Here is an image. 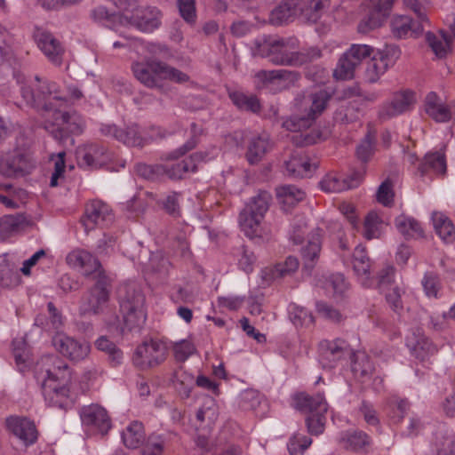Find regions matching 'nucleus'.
<instances>
[{
    "label": "nucleus",
    "mask_w": 455,
    "mask_h": 455,
    "mask_svg": "<svg viewBox=\"0 0 455 455\" xmlns=\"http://www.w3.org/2000/svg\"><path fill=\"white\" fill-rule=\"evenodd\" d=\"M302 0H283L269 14V22L280 26L299 15Z\"/></svg>",
    "instance_id": "nucleus-32"
},
{
    "label": "nucleus",
    "mask_w": 455,
    "mask_h": 455,
    "mask_svg": "<svg viewBox=\"0 0 455 455\" xmlns=\"http://www.w3.org/2000/svg\"><path fill=\"white\" fill-rule=\"evenodd\" d=\"M427 169H431L437 174H445L447 165L444 153L431 152L427 154L424 163L419 166V172L423 176Z\"/></svg>",
    "instance_id": "nucleus-41"
},
{
    "label": "nucleus",
    "mask_w": 455,
    "mask_h": 455,
    "mask_svg": "<svg viewBox=\"0 0 455 455\" xmlns=\"http://www.w3.org/2000/svg\"><path fill=\"white\" fill-rule=\"evenodd\" d=\"M394 196L393 183L389 179H387L377 190V201L384 206H391L394 203Z\"/></svg>",
    "instance_id": "nucleus-63"
},
{
    "label": "nucleus",
    "mask_w": 455,
    "mask_h": 455,
    "mask_svg": "<svg viewBox=\"0 0 455 455\" xmlns=\"http://www.w3.org/2000/svg\"><path fill=\"white\" fill-rule=\"evenodd\" d=\"M376 145V132L369 130L356 148V156L363 162L367 163L374 154Z\"/></svg>",
    "instance_id": "nucleus-52"
},
{
    "label": "nucleus",
    "mask_w": 455,
    "mask_h": 455,
    "mask_svg": "<svg viewBox=\"0 0 455 455\" xmlns=\"http://www.w3.org/2000/svg\"><path fill=\"white\" fill-rule=\"evenodd\" d=\"M76 154L78 165L89 169L100 168L110 159L108 149L99 143L82 145L77 148Z\"/></svg>",
    "instance_id": "nucleus-13"
},
{
    "label": "nucleus",
    "mask_w": 455,
    "mask_h": 455,
    "mask_svg": "<svg viewBox=\"0 0 455 455\" xmlns=\"http://www.w3.org/2000/svg\"><path fill=\"white\" fill-rule=\"evenodd\" d=\"M352 265L354 271L361 278L362 283L364 286H370L371 283L370 280L371 263L363 247H355L353 253Z\"/></svg>",
    "instance_id": "nucleus-37"
},
{
    "label": "nucleus",
    "mask_w": 455,
    "mask_h": 455,
    "mask_svg": "<svg viewBox=\"0 0 455 455\" xmlns=\"http://www.w3.org/2000/svg\"><path fill=\"white\" fill-rule=\"evenodd\" d=\"M323 287L328 292L331 291L333 296H343L348 290V283L344 275L338 273L326 277Z\"/></svg>",
    "instance_id": "nucleus-56"
},
{
    "label": "nucleus",
    "mask_w": 455,
    "mask_h": 455,
    "mask_svg": "<svg viewBox=\"0 0 455 455\" xmlns=\"http://www.w3.org/2000/svg\"><path fill=\"white\" fill-rule=\"evenodd\" d=\"M56 124L51 125H61L68 133L80 134L84 128V122L80 115L76 112H61L56 111L53 116Z\"/></svg>",
    "instance_id": "nucleus-38"
},
{
    "label": "nucleus",
    "mask_w": 455,
    "mask_h": 455,
    "mask_svg": "<svg viewBox=\"0 0 455 455\" xmlns=\"http://www.w3.org/2000/svg\"><path fill=\"white\" fill-rule=\"evenodd\" d=\"M12 353L16 364L22 371L27 366L30 358V351L28 344L22 339L12 341Z\"/></svg>",
    "instance_id": "nucleus-58"
},
{
    "label": "nucleus",
    "mask_w": 455,
    "mask_h": 455,
    "mask_svg": "<svg viewBox=\"0 0 455 455\" xmlns=\"http://www.w3.org/2000/svg\"><path fill=\"white\" fill-rule=\"evenodd\" d=\"M395 224L398 231L406 237H419L423 235V230L419 223L405 215L395 218Z\"/></svg>",
    "instance_id": "nucleus-48"
},
{
    "label": "nucleus",
    "mask_w": 455,
    "mask_h": 455,
    "mask_svg": "<svg viewBox=\"0 0 455 455\" xmlns=\"http://www.w3.org/2000/svg\"><path fill=\"white\" fill-rule=\"evenodd\" d=\"M161 12L156 7L137 8L129 19V23L140 31L152 32L161 25Z\"/></svg>",
    "instance_id": "nucleus-20"
},
{
    "label": "nucleus",
    "mask_w": 455,
    "mask_h": 455,
    "mask_svg": "<svg viewBox=\"0 0 455 455\" xmlns=\"http://www.w3.org/2000/svg\"><path fill=\"white\" fill-rule=\"evenodd\" d=\"M113 220L114 214L108 204L100 200H92L85 206L81 222L88 232L98 226H108L112 223Z\"/></svg>",
    "instance_id": "nucleus-12"
},
{
    "label": "nucleus",
    "mask_w": 455,
    "mask_h": 455,
    "mask_svg": "<svg viewBox=\"0 0 455 455\" xmlns=\"http://www.w3.org/2000/svg\"><path fill=\"white\" fill-rule=\"evenodd\" d=\"M301 2L298 16H300L305 21L315 23L320 19L327 1L302 0Z\"/></svg>",
    "instance_id": "nucleus-40"
},
{
    "label": "nucleus",
    "mask_w": 455,
    "mask_h": 455,
    "mask_svg": "<svg viewBox=\"0 0 455 455\" xmlns=\"http://www.w3.org/2000/svg\"><path fill=\"white\" fill-rule=\"evenodd\" d=\"M255 78L262 84L263 86L274 89H288L300 79V74L294 70L277 69V70H259L255 74Z\"/></svg>",
    "instance_id": "nucleus-14"
},
{
    "label": "nucleus",
    "mask_w": 455,
    "mask_h": 455,
    "mask_svg": "<svg viewBox=\"0 0 455 455\" xmlns=\"http://www.w3.org/2000/svg\"><path fill=\"white\" fill-rule=\"evenodd\" d=\"M20 270L5 263L0 266V283L3 286L12 288L20 283Z\"/></svg>",
    "instance_id": "nucleus-57"
},
{
    "label": "nucleus",
    "mask_w": 455,
    "mask_h": 455,
    "mask_svg": "<svg viewBox=\"0 0 455 455\" xmlns=\"http://www.w3.org/2000/svg\"><path fill=\"white\" fill-rule=\"evenodd\" d=\"M38 84L36 89L28 86L21 87V96L28 105L44 112L56 111L68 103V95L55 83L48 80L41 81L36 77Z\"/></svg>",
    "instance_id": "nucleus-3"
},
{
    "label": "nucleus",
    "mask_w": 455,
    "mask_h": 455,
    "mask_svg": "<svg viewBox=\"0 0 455 455\" xmlns=\"http://www.w3.org/2000/svg\"><path fill=\"white\" fill-rule=\"evenodd\" d=\"M120 310L125 325L130 329L140 327L147 319L145 296L136 283H124L118 288Z\"/></svg>",
    "instance_id": "nucleus-4"
},
{
    "label": "nucleus",
    "mask_w": 455,
    "mask_h": 455,
    "mask_svg": "<svg viewBox=\"0 0 455 455\" xmlns=\"http://www.w3.org/2000/svg\"><path fill=\"white\" fill-rule=\"evenodd\" d=\"M312 439L302 434H294L289 440L288 451L290 455H302L311 445Z\"/></svg>",
    "instance_id": "nucleus-59"
},
{
    "label": "nucleus",
    "mask_w": 455,
    "mask_h": 455,
    "mask_svg": "<svg viewBox=\"0 0 455 455\" xmlns=\"http://www.w3.org/2000/svg\"><path fill=\"white\" fill-rule=\"evenodd\" d=\"M100 132L101 135L113 138L130 147L142 148L147 143V139L142 136L137 124H129L124 129L114 124H102Z\"/></svg>",
    "instance_id": "nucleus-11"
},
{
    "label": "nucleus",
    "mask_w": 455,
    "mask_h": 455,
    "mask_svg": "<svg viewBox=\"0 0 455 455\" xmlns=\"http://www.w3.org/2000/svg\"><path fill=\"white\" fill-rule=\"evenodd\" d=\"M195 377L183 366H180L173 374V384L182 398H188L194 387Z\"/></svg>",
    "instance_id": "nucleus-43"
},
{
    "label": "nucleus",
    "mask_w": 455,
    "mask_h": 455,
    "mask_svg": "<svg viewBox=\"0 0 455 455\" xmlns=\"http://www.w3.org/2000/svg\"><path fill=\"white\" fill-rule=\"evenodd\" d=\"M284 166L286 174L292 178H308L317 167L301 150L293 151L284 161Z\"/></svg>",
    "instance_id": "nucleus-23"
},
{
    "label": "nucleus",
    "mask_w": 455,
    "mask_h": 455,
    "mask_svg": "<svg viewBox=\"0 0 455 455\" xmlns=\"http://www.w3.org/2000/svg\"><path fill=\"white\" fill-rule=\"evenodd\" d=\"M229 98L240 110L250 111L257 114L261 109V104L257 96L244 94L240 92L229 93Z\"/></svg>",
    "instance_id": "nucleus-44"
},
{
    "label": "nucleus",
    "mask_w": 455,
    "mask_h": 455,
    "mask_svg": "<svg viewBox=\"0 0 455 455\" xmlns=\"http://www.w3.org/2000/svg\"><path fill=\"white\" fill-rule=\"evenodd\" d=\"M427 41L432 51L438 58H443L451 51V37L445 32L436 36L428 32L426 36Z\"/></svg>",
    "instance_id": "nucleus-46"
},
{
    "label": "nucleus",
    "mask_w": 455,
    "mask_h": 455,
    "mask_svg": "<svg viewBox=\"0 0 455 455\" xmlns=\"http://www.w3.org/2000/svg\"><path fill=\"white\" fill-rule=\"evenodd\" d=\"M263 218L248 212H241L239 215V225L242 231L249 238L260 235V223Z\"/></svg>",
    "instance_id": "nucleus-45"
},
{
    "label": "nucleus",
    "mask_w": 455,
    "mask_h": 455,
    "mask_svg": "<svg viewBox=\"0 0 455 455\" xmlns=\"http://www.w3.org/2000/svg\"><path fill=\"white\" fill-rule=\"evenodd\" d=\"M292 401L296 410L310 415L328 411V403L323 394L321 393L309 395L306 392H299L293 395Z\"/></svg>",
    "instance_id": "nucleus-24"
},
{
    "label": "nucleus",
    "mask_w": 455,
    "mask_h": 455,
    "mask_svg": "<svg viewBox=\"0 0 455 455\" xmlns=\"http://www.w3.org/2000/svg\"><path fill=\"white\" fill-rule=\"evenodd\" d=\"M35 226L31 216L25 213L4 215L0 218V236L3 240Z\"/></svg>",
    "instance_id": "nucleus-28"
},
{
    "label": "nucleus",
    "mask_w": 455,
    "mask_h": 455,
    "mask_svg": "<svg viewBox=\"0 0 455 455\" xmlns=\"http://www.w3.org/2000/svg\"><path fill=\"white\" fill-rule=\"evenodd\" d=\"M385 20L383 17L371 9L369 14L358 24V31L362 34H367L381 27Z\"/></svg>",
    "instance_id": "nucleus-61"
},
{
    "label": "nucleus",
    "mask_w": 455,
    "mask_h": 455,
    "mask_svg": "<svg viewBox=\"0 0 455 455\" xmlns=\"http://www.w3.org/2000/svg\"><path fill=\"white\" fill-rule=\"evenodd\" d=\"M81 419L83 424L97 429L102 435H106L111 428V419L107 411L98 404L84 407Z\"/></svg>",
    "instance_id": "nucleus-22"
},
{
    "label": "nucleus",
    "mask_w": 455,
    "mask_h": 455,
    "mask_svg": "<svg viewBox=\"0 0 455 455\" xmlns=\"http://www.w3.org/2000/svg\"><path fill=\"white\" fill-rule=\"evenodd\" d=\"M203 131L204 130L201 126H199L196 123H192L190 125V139L177 151L172 153L173 157L178 158L185 155L187 152L194 149L198 143L199 137L203 134Z\"/></svg>",
    "instance_id": "nucleus-60"
},
{
    "label": "nucleus",
    "mask_w": 455,
    "mask_h": 455,
    "mask_svg": "<svg viewBox=\"0 0 455 455\" xmlns=\"http://www.w3.org/2000/svg\"><path fill=\"white\" fill-rule=\"evenodd\" d=\"M331 94L326 90H319L307 96L296 98L295 108L299 114L284 119L282 127L292 132L309 128L315 119L324 111Z\"/></svg>",
    "instance_id": "nucleus-2"
},
{
    "label": "nucleus",
    "mask_w": 455,
    "mask_h": 455,
    "mask_svg": "<svg viewBox=\"0 0 455 455\" xmlns=\"http://www.w3.org/2000/svg\"><path fill=\"white\" fill-rule=\"evenodd\" d=\"M382 226L383 221L376 212L368 213L363 225V236L368 240L379 238Z\"/></svg>",
    "instance_id": "nucleus-55"
},
{
    "label": "nucleus",
    "mask_w": 455,
    "mask_h": 455,
    "mask_svg": "<svg viewBox=\"0 0 455 455\" xmlns=\"http://www.w3.org/2000/svg\"><path fill=\"white\" fill-rule=\"evenodd\" d=\"M122 441L128 449H138L146 443L144 426L140 421L131 422L122 432Z\"/></svg>",
    "instance_id": "nucleus-35"
},
{
    "label": "nucleus",
    "mask_w": 455,
    "mask_h": 455,
    "mask_svg": "<svg viewBox=\"0 0 455 455\" xmlns=\"http://www.w3.org/2000/svg\"><path fill=\"white\" fill-rule=\"evenodd\" d=\"M272 148L273 142L269 134L262 132L253 135L247 141L245 158L250 164H257L263 160Z\"/></svg>",
    "instance_id": "nucleus-26"
},
{
    "label": "nucleus",
    "mask_w": 455,
    "mask_h": 455,
    "mask_svg": "<svg viewBox=\"0 0 455 455\" xmlns=\"http://www.w3.org/2000/svg\"><path fill=\"white\" fill-rule=\"evenodd\" d=\"M132 70L135 78L149 89L164 91V80L178 84H183L189 80V76L186 73L152 57L134 62Z\"/></svg>",
    "instance_id": "nucleus-1"
},
{
    "label": "nucleus",
    "mask_w": 455,
    "mask_h": 455,
    "mask_svg": "<svg viewBox=\"0 0 455 455\" xmlns=\"http://www.w3.org/2000/svg\"><path fill=\"white\" fill-rule=\"evenodd\" d=\"M415 103V94L411 91H403L394 94L392 100L385 104L379 111L382 118H391L408 110Z\"/></svg>",
    "instance_id": "nucleus-27"
},
{
    "label": "nucleus",
    "mask_w": 455,
    "mask_h": 455,
    "mask_svg": "<svg viewBox=\"0 0 455 455\" xmlns=\"http://www.w3.org/2000/svg\"><path fill=\"white\" fill-rule=\"evenodd\" d=\"M42 389L45 400L52 407L66 409L71 403L68 385L44 382Z\"/></svg>",
    "instance_id": "nucleus-29"
},
{
    "label": "nucleus",
    "mask_w": 455,
    "mask_h": 455,
    "mask_svg": "<svg viewBox=\"0 0 455 455\" xmlns=\"http://www.w3.org/2000/svg\"><path fill=\"white\" fill-rule=\"evenodd\" d=\"M424 23L413 21L411 17L396 15L391 20V31L395 37L403 38L408 36H418L424 30Z\"/></svg>",
    "instance_id": "nucleus-30"
},
{
    "label": "nucleus",
    "mask_w": 455,
    "mask_h": 455,
    "mask_svg": "<svg viewBox=\"0 0 455 455\" xmlns=\"http://www.w3.org/2000/svg\"><path fill=\"white\" fill-rule=\"evenodd\" d=\"M276 196L283 210L289 211L304 200L306 193L295 186L285 185L276 188Z\"/></svg>",
    "instance_id": "nucleus-39"
},
{
    "label": "nucleus",
    "mask_w": 455,
    "mask_h": 455,
    "mask_svg": "<svg viewBox=\"0 0 455 455\" xmlns=\"http://www.w3.org/2000/svg\"><path fill=\"white\" fill-rule=\"evenodd\" d=\"M401 52L398 47L391 45L379 51L367 62L364 80L369 84L377 83L380 76L399 59Z\"/></svg>",
    "instance_id": "nucleus-10"
},
{
    "label": "nucleus",
    "mask_w": 455,
    "mask_h": 455,
    "mask_svg": "<svg viewBox=\"0 0 455 455\" xmlns=\"http://www.w3.org/2000/svg\"><path fill=\"white\" fill-rule=\"evenodd\" d=\"M34 37L38 47L48 60L52 64L60 66L65 53L62 44L51 32L41 28L36 29Z\"/></svg>",
    "instance_id": "nucleus-18"
},
{
    "label": "nucleus",
    "mask_w": 455,
    "mask_h": 455,
    "mask_svg": "<svg viewBox=\"0 0 455 455\" xmlns=\"http://www.w3.org/2000/svg\"><path fill=\"white\" fill-rule=\"evenodd\" d=\"M422 286L427 297L436 298L441 289L438 275L434 272H427L422 279Z\"/></svg>",
    "instance_id": "nucleus-62"
},
{
    "label": "nucleus",
    "mask_w": 455,
    "mask_h": 455,
    "mask_svg": "<svg viewBox=\"0 0 455 455\" xmlns=\"http://www.w3.org/2000/svg\"><path fill=\"white\" fill-rule=\"evenodd\" d=\"M43 365L47 366V378L44 382L68 385L71 381V371L68 365L54 355H47L42 360Z\"/></svg>",
    "instance_id": "nucleus-25"
},
{
    "label": "nucleus",
    "mask_w": 455,
    "mask_h": 455,
    "mask_svg": "<svg viewBox=\"0 0 455 455\" xmlns=\"http://www.w3.org/2000/svg\"><path fill=\"white\" fill-rule=\"evenodd\" d=\"M98 350L104 352L108 356V361L113 366L120 364L123 361V352L107 336H100L95 341Z\"/></svg>",
    "instance_id": "nucleus-47"
},
{
    "label": "nucleus",
    "mask_w": 455,
    "mask_h": 455,
    "mask_svg": "<svg viewBox=\"0 0 455 455\" xmlns=\"http://www.w3.org/2000/svg\"><path fill=\"white\" fill-rule=\"evenodd\" d=\"M351 369L355 378L362 379L369 378L374 370L370 358L364 353H352Z\"/></svg>",
    "instance_id": "nucleus-42"
},
{
    "label": "nucleus",
    "mask_w": 455,
    "mask_h": 455,
    "mask_svg": "<svg viewBox=\"0 0 455 455\" xmlns=\"http://www.w3.org/2000/svg\"><path fill=\"white\" fill-rule=\"evenodd\" d=\"M364 171L354 172L350 176L340 179L335 173H328L320 181L322 190L329 193H339L347 189L356 188L363 178Z\"/></svg>",
    "instance_id": "nucleus-21"
},
{
    "label": "nucleus",
    "mask_w": 455,
    "mask_h": 455,
    "mask_svg": "<svg viewBox=\"0 0 455 455\" xmlns=\"http://www.w3.org/2000/svg\"><path fill=\"white\" fill-rule=\"evenodd\" d=\"M66 261L70 267L81 269L85 276H90L93 280L98 279L100 273L105 272L99 259L83 249L70 251Z\"/></svg>",
    "instance_id": "nucleus-16"
},
{
    "label": "nucleus",
    "mask_w": 455,
    "mask_h": 455,
    "mask_svg": "<svg viewBox=\"0 0 455 455\" xmlns=\"http://www.w3.org/2000/svg\"><path fill=\"white\" fill-rule=\"evenodd\" d=\"M432 221L436 234L445 243L455 242V226L448 216L441 212H434Z\"/></svg>",
    "instance_id": "nucleus-36"
},
{
    "label": "nucleus",
    "mask_w": 455,
    "mask_h": 455,
    "mask_svg": "<svg viewBox=\"0 0 455 455\" xmlns=\"http://www.w3.org/2000/svg\"><path fill=\"white\" fill-rule=\"evenodd\" d=\"M437 455H455V437L443 434L436 437Z\"/></svg>",
    "instance_id": "nucleus-64"
},
{
    "label": "nucleus",
    "mask_w": 455,
    "mask_h": 455,
    "mask_svg": "<svg viewBox=\"0 0 455 455\" xmlns=\"http://www.w3.org/2000/svg\"><path fill=\"white\" fill-rule=\"evenodd\" d=\"M52 343L62 355L72 361L84 360L91 351V346L88 342L79 341L61 333L53 337Z\"/></svg>",
    "instance_id": "nucleus-17"
},
{
    "label": "nucleus",
    "mask_w": 455,
    "mask_h": 455,
    "mask_svg": "<svg viewBox=\"0 0 455 455\" xmlns=\"http://www.w3.org/2000/svg\"><path fill=\"white\" fill-rule=\"evenodd\" d=\"M166 445L167 439L165 435L151 434L141 450V455H163Z\"/></svg>",
    "instance_id": "nucleus-54"
},
{
    "label": "nucleus",
    "mask_w": 455,
    "mask_h": 455,
    "mask_svg": "<svg viewBox=\"0 0 455 455\" xmlns=\"http://www.w3.org/2000/svg\"><path fill=\"white\" fill-rule=\"evenodd\" d=\"M373 53V48L367 44H352L340 57L334 69L333 76L339 80H347L354 77V72L363 60Z\"/></svg>",
    "instance_id": "nucleus-9"
},
{
    "label": "nucleus",
    "mask_w": 455,
    "mask_h": 455,
    "mask_svg": "<svg viewBox=\"0 0 455 455\" xmlns=\"http://www.w3.org/2000/svg\"><path fill=\"white\" fill-rule=\"evenodd\" d=\"M321 243L318 237H314L302 248L301 255L306 268L312 269L315 267L319 259Z\"/></svg>",
    "instance_id": "nucleus-53"
},
{
    "label": "nucleus",
    "mask_w": 455,
    "mask_h": 455,
    "mask_svg": "<svg viewBox=\"0 0 455 455\" xmlns=\"http://www.w3.org/2000/svg\"><path fill=\"white\" fill-rule=\"evenodd\" d=\"M5 426L7 430L26 446L34 444L38 438V431L34 421L28 418L10 416L5 419Z\"/></svg>",
    "instance_id": "nucleus-19"
},
{
    "label": "nucleus",
    "mask_w": 455,
    "mask_h": 455,
    "mask_svg": "<svg viewBox=\"0 0 455 455\" xmlns=\"http://www.w3.org/2000/svg\"><path fill=\"white\" fill-rule=\"evenodd\" d=\"M407 347L412 355L424 361L437 352V347L423 333L414 332L407 338Z\"/></svg>",
    "instance_id": "nucleus-33"
},
{
    "label": "nucleus",
    "mask_w": 455,
    "mask_h": 455,
    "mask_svg": "<svg viewBox=\"0 0 455 455\" xmlns=\"http://www.w3.org/2000/svg\"><path fill=\"white\" fill-rule=\"evenodd\" d=\"M270 200V194L266 191H261L256 196L252 197L250 203H248L242 211L264 218L265 213L268 210Z\"/></svg>",
    "instance_id": "nucleus-49"
},
{
    "label": "nucleus",
    "mask_w": 455,
    "mask_h": 455,
    "mask_svg": "<svg viewBox=\"0 0 455 455\" xmlns=\"http://www.w3.org/2000/svg\"><path fill=\"white\" fill-rule=\"evenodd\" d=\"M424 106L426 113L435 122L446 123L452 117L451 108L442 101L435 92L427 94Z\"/></svg>",
    "instance_id": "nucleus-31"
},
{
    "label": "nucleus",
    "mask_w": 455,
    "mask_h": 455,
    "mask_svg": "<svg viewBox=\"0 0 455 455\" xmlns=\"http://www.w3.org/2000/svg\"><path fill=\"white\" fill-rule=\"evenodd\" d=\"M320 362L323 368H333L345 355H352L349 344L343 339H323L318 345Z\"/></svg>",
    "instance_id": "nucleus-15"
},
{
    "label": "nucleus",
    "mask_w": 455,
    "mask_h": 455,
    "mask_svg": "<svg viewBox=\"0 0 455 455\" xmlns=\"http://www.w3.org/2000/svg\"><path fill=\"white\" fill-rule=\"evenodd\" d=\"M111 283L105 272L99 274L94 285L82 297L80 303V314L100 315L108 306Z\"/></svg>",
    "instance_id": "nucleus-6"
},
{
    "label": "nucleus",
    "mask_w": 455,
    "mask_h": 455,
    "mask_svg": "<svg viewBox=\"0 0 455 455\" xmlns=\"http://www.w3.org/2000/svg\"><path fill=\"white\" fill-rule=\"evenodd\" d=\"M411 407L409 401L405 398L393 396L388 400L389 417L394 424L402 422Z\"/></svg>",
    "instance_id": "nucleus-51"
},
{
    "label": "nucleus",
    "mask_w": 455,
    "mask_h": 455,
    "mask_svg": "<svg viewBox=\"0 0 455 455\" xmlns=\"http://www.w3.org/2000/svg\"><path fill=\"white\" fill-rule=\"evenodd\" d=\"M163 166L162 175L166 174L170 179L179 180L182 179L187 172H196V165L192 163V160H183L181 162L164 164Z\"/></svg>",
    "instance_id": "nucleus-50"
},
{
    "label": "nucleus",
    "mask_w": 455,
    "mask_h": 455,
    "mask_svg": "<svg viewBox=\"0 0 455 455\" xmlns=\"http://www.w3.org/2000/svg\"><path fill=\"white\" fill-rule=\"evenodd\" d=\"M339 444L347 451L366 452L371 445V438L363 431L346 432L339 438Z\"/></svg>",
    "instance_id": "nucleus-34"
},
{
    "label": "nucleus",
    "mask_w": 455,
    "mask_h": 455,
    "mask_svg": "<svg viewBox=\"0 0 455 455\" xmlns=\"http://www.w3.org/2000/svg\"><path fill=\"white\" fill-rule=\"evenodd\" d=\"M167 355L166 344L162 340L151 339L145 340L136 348L133 363L141 370L153 368L164 363Z\"/></svg>",
    "instance_id": "nucleus-8"
},
{
    "label": "nucleus",
    "mask_w": 455,
    "mask_h": 455,
    "mask_svg": "<svg viewBox=\"0 0 455 455\" xmlns=\"http://www.w3.org/2000/svg\"><path fill=\"white\" fill-rule=\"evenodd\" d=\"M36 167L32 153L16 148L0 155V174L7 178H20L30 174Z\"/></svg>",
    "instance_id": "nucleus-7"
},
{
    "label": "nucleus",
    "mask_w": 455,
    "mask_h": 455,
    "mask_svg": "<svg viewBox=\"0 0 455 455\" xmlns=\"http://www.w3.org/2000/svg\"><path fill=\"white\" fill-rule=\"evenodd\" d=\"M297 49H299V41L295 37L279 39L268 37L256 42L254 54L268 58L275 65L292 66Z\"/></svg>",
    "instance_id": "nucleus-5"
}]
</instances>
